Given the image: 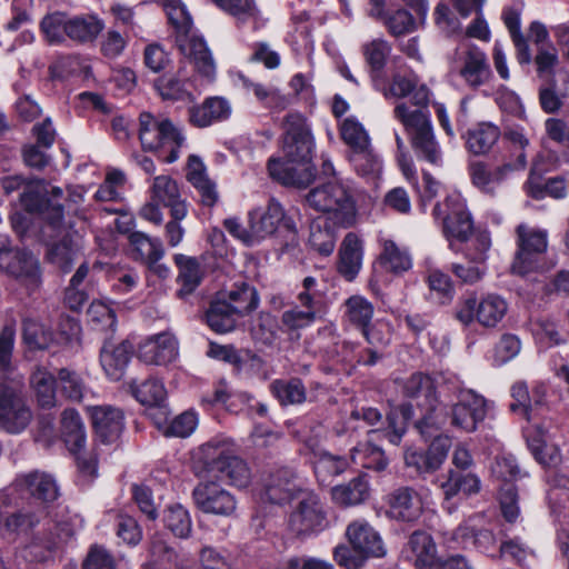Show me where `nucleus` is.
Masks as SVG:
<instances>
[{
  "label": "nucleus",
  "instance_id": "28",
  "mask_svg": "<svg viewBox=\"0 0 569 569\" xmlns=\"http://www.w3.org/2000/svg\"><path fill=\"white\" fill-rule=\"evenodd\" d=\"M151 199L170 208L171 218L184 219L188 210L180 199V190L177 182L169 176H157L151 186Z\"/></svg>",
  "mask_w": 569,
  "mask_h": 569
},
{
  "label": "nucleus",
  "instance_id": "16",
  "mask_svg": "<svg viewBox=\"0 0 569 569\" xmlns=\"http://www.w3.org/2000/svg\"><path fill=\"white\" fill-rule=\"evenodd\" d=\"M192 498L196 507L207 515L232 517L237 510L236 497L214 481L198 483L192 491Z\"/></svg>",
  "mask_w": 569,
  "mask_h": 569
},
{
  "label": "nucleus",
  "instance_id": "34",
  "mask_svg": "<svg viewBox=\"0 0 569 569\" xmlns=\"http://www.w3.org/2000/svg\"><path fill=\"white\" fill-rule=\"evenodd\" d=\"M131 357V346L121 342L117 346L106 343L100 352V363L106 375L112 380H119L124 373Z\"/></svg>",
  "mask_w": 569,
  "mask_h": 569
},
{
  "label": "nucleus",
  "instance_id": "27",
  "mask_svg": "<svg viewBox=\"0 0 569 569\" xmlns=\"http://www.w3.org/2000/svg\"><path fill=\"white\" fill-rule=\"evenodd\" d=\"M268 171L272 179L283 186L306 188L309 186L315 173L309 163H288L278 159L268 161Z\"/></svg>",
  "mask_w": 569,
  "mask_h": 569
},
{
  "label": "nucleus",
  "instance_id": "42",
  "mask_svg": "<svg viewBox=\"0 0 569 569\" xmlns=\"http://www.w3.org/2000/svg\"><path fill=\"white\" fill-rule=\"evenodd\" d=\"M239 317L231 310L226 299L217 298L206 312L208 326L218 333H226L236 328Z\"/></svg>",
  "mask_w": 569,
  "mask_h": 569
},
{
  "label": "nucleus",
  "instance_id": "36",
  "mask_svg": "<svg viewBox=\"0 0 569 569\" xmlns=\"http://www.w3.org/2000/svg\"><path fill=\"white\" fill-rule=\"evenodd\" d=\"M500 129L491 122H479L468 129L466 136L467 149L476 154L488 153L500 138Z\"/></svg>",
  "mask_w": 569,
  "mask_h": 569
},
{
  "label": "nucleus",
  "instance_id": "9",
  "mask_svg": "<svg viewBox=\"0 0 569 569\" xmlns=\"http://www.w3.org/2000/svg\"><path fill=\"white\" fill-rule=\"evenodd\" d=\"M32 420V411L27 402L22 386L0 383V428L18 435L27 429Z\"/></svg>",
  "mask_w": 569,
  "mask_h": 569
},
{
  "label": "nucleus",
  "instance_id": "54",
  "mask_svg": "<svg viewBox=\"0 0 569 569\" xmlns=\"http://www.w3.org/2000/svg\"><path fill=\"white\" fill-rule=\"evenodd\" d=\"M166 527L178 538H187L192 530L189 511L181 505H172L164 511Z\"/></svg>",
  "mask_w": 569,
  "mask_h": 569
},
{
  "label": "nucleus",
  "instance_id": "59",
  "mask_svg": "<svg viewBox=\"0 0 569 569\" xmlns=\"http://www.w3.org/2000/svg\"><path fill=\"white\" fill-rule=\"evenodd\" d=\"M88 318L93 329L114 331L117 320L114 310L103 301H93L88 309Z\"/></svg>",
  "mask_w": 569,
  "mask_h": 569
},
{
  "label": "nucleus",
  "instance_id": "63",
  "mask_svg": "<svg viewBox=\"0 0 569 569\" xmlns=\"http://www.w3.org/2000/svg\"><path fill=\"white\" fill-rule=\"evenodd\" d=\"M224 11L233 16L238 21L257 20L259 10L254 0H213Z\"/></svg>",
  "mask_w": 569,
  "mask_h": 569
},
{
  "label": "nucleus",
  "instance_id": "40",
  "mask_svg": "<svg viewBox=\"0 0 569 569\" xmlns=\"http://www.w3.org/2000/svg\"><path fill=\"white\" fill-rule=\"evenodd\" d=\"M381 247L379 261L388 271L400 274L412 267L411 256L406 248L398 246L391 239H382Z\"/></svg>",
  "mask_w": 569,
  "mask_h": 569
},
{
  "label": "nucleus",
  "instance_id": "52",
  "mask_svg": "<svg viewBox=\"0 0 569 569\" xmlns=\"http://www.w3.org/2000/svg\"><path fill=\"white\" fill-rule=\"evenodd\" d=\"M351 459L356 465L376 471L387 467V459L383 451L371 442L361 443L351 451Z\"/></svg>",
  "mask_w": 569,
  "mask_h": 569
},
{
  "label": "nucleus",
  "instance_id": "50",
  "mask_svg": "<svg viewBox=\"0 0 569 569\" xmlns=\"http://www.w3.org/2000/svg\"><path fill=\"white\" fill-rule=\"evenodd\" d=\"M309 244L322 256L332 253L336 246V234L333 230L327 226L326 220L317 219L311 222Z\"/></svg>",
  "mask_w": 569,
  "mask_h": 569
},
{
  "label": "nucleus",
  "instance_id": "58",
  "mask_svg": "<svg viewBox=\"0 0 569 569\" xmlns=\"http://www.w3.org/2000/svg\"><path fill=\"white\" fill-rule=\"evenodd\" d=\"M149 565L158 569H171L181 558L160 538H153L149 548Z\"/></svg>",
  "mask_w": 569,
  "mask_h": 569
},
{
  "label": "nucleus",
  "instance_id": "3",
  "mask_svg": "<svg viewBox=\"0 0 569 569\" xmlns=\"http://www.w3.org/2000/svg\"><path fill=\"white\" fill-rule=\"evenodd\" d=\"M139 139L143 150L159 151L168 163L179 158L186 138L168 119H157L149 112L139 117Z\"/></svg>",
  "mask_w": 569,
  "mask_h": 569
},
{
  "label": "nucleus",
  "instance_id": "64",
  "mask_svg": "<svg viewBox=\"0 0 569 569\" xmlns=\"http://www.w3.org/2000/svg\"><path fill=\"white\" fill-rule=\"evenodd\" d=\"M154 88L164 100H182L191 98L186 82L177 77H161L154 82Z\"/></svg>",
  "mask_w": 569,
  "mask_h": 569
},
{
  "label": "nucleus",
  "instance_id": "24",
  "mask_svg": "<svg viewBox=\"0 0 569 569\" xmlns=\"http://www.w3.org/2000/svg\"><path fill=\"white\" fill-rule=\"evenodd\" d=\"M9 489H12V496L16 498L19 491H27L34 499L43 502H51L59 495L54 479L50 475L39 471L20 475Z\"/></svg>",
  "mask_w": 569,
  "mask_h": 569
},
{
  "label": "nucleus",
  "instance_id": "38",
  "mask_svg": "<svg viewBox=\"0 0 569 569\" xmlns=\"http://www.w3.org/2000/svg\"><path fill=\"white\" fill-rule=\"evenodd\" d=\"M104 23L97 16L69 17L68 38L77 43H88L97 39Z\"/></svg>",
  "mask_w": 569,
  "mask_h": 569
},
{
  "label": "nucleus",
  "instance_id": "31",
  "mask_svg": "<svg viewBox=\"0 0 569 569\" xmlns=\"http://www.w3.org/2000/svg\"><path fill=\"white\" fill-rule=\"evenodd\" d=\"M132 396L143 406L149 408H159L162 415L161 421L169 415L166 406L167 390L163 382L157 378H149L138 382L132 380L129 383Z\"/></svg>",
  "mask_w": 569,
  "mask_h": 569
},
{
  "label": "nucleus",
  "instance_id": "30",
  "mask_svg": "<svg viewBox=\"0 0 569 569\" xmlns=\"http://www.w3.org/2000/svg\"><path fill=\"white\" fill-rule=\"evenodd\" d=\"M513 171L510 162L490 169L486 163L478 161L470 164L469 168L472 184L488 194H495L499 186Z\"/></svg>",
  "mask_w": 569,
  "mask_h": 569
},
{
  "label": "nucleus",
  "instance_id": "48",
  "mask_svg": "<svg viewBox=\"0 0 569 569\" xmlns=\"http://www.w3.org/2000/svg\"><path fill=\"white\" fill-rule=\"evenodd\" d=\"M129 240L137 259L154 263L159 262L163 256L162 243L159 239H152L143 232L136 231L130 234Z\"/></svg>",
  "mask_w": 569,
  "mask_h": 569
},
{
  "label": "nucleus",
  "instance_id": "4",
  "mask_svg": "<svg viewBox=\"0 0 569 569\" xmlns=\"http://www.w3.org/2000/svg\"><path fill=\"white\" fill-rule=\"evenodd\" d=\"M306 201L315 210L329 214L332 222L339 227L349 228L356 223L355 200L341 183L328 182L316 187L308 192Z\"/></svg>",
  "mask_w": 569,
  "mask_h": 569
},
{
  "label": "nucleus",
  "instance_id": "21",
  "mask_svg": "<svg viewBox=\"0 0 569 569\" xmlns=\"http://www.w3.org/2000/svg\"><path fill=\"white\" fill-rule=\"evenodd\" d=\"M178 355V340L170 332L149 337L138 349V358L147 365L166 366L174 361Z\"/></svg>",
  "mask_w": 569,
  "mask_h": 569
},
{
  "label": "nucleus",
  "instance_id": "2",
  "mask_svg": "<svg viewBox=\"0 0 569 569\" xmlns=\"http://www.w3.org/2000/svg\"><path fill=\"white\" fill-rule=\"evenodd\" d=\"M2 188L7 194H10L20 188L23 192L20 196L21 204L29 212H38L46 221L42 232L53 238L61 233L63 229V209L60 203L53 199H44L38 191L37 183L27 182L20 176L6 177L1 181Z\"/></svg>",
  "mask_w": 569,
  "mask_h": 569
},
{
  "label": "nucleus",
  "instance_id": "6",
  "mask_svg": "<svg viewBox=\"0 0 569 569\" xmlns=\"http://www.w3.org/2000/svg\"><path fill=\"white\" fill-rule=\"evenodd\" d=\"M204 462L231 485L246 488L251 481L248 465L234 452V445L228 439H212L200 448Z\"/></svg>",
  "mask_w": 569,
  "mask_h": 569
},
{
  "label": "nucleus",
  "instance_id": "57",
  "mask_svg": "<svg viewBox=\"0 0 569 569\" xmlns=\"http://www.w3.org/2000/svg\"><path fill=\"white\" fill-rule=\"evenodd\" d=\"M347 316L351 323L363 329L373 317V306L361 296H352L346 301Z\"/></svg>",
  "mask_w": 569,
  "mask_h": 569
},
{
  "label": "nucleus",
  "instance_id": "18",
  "mask_svg": "<svg viewBox=\"0 0 569 569\" xmlns=\"http://www.w3.org/2000/svg\"><path fill=\"white\" fill-rule=\"evenodd\" d=\"M489 402L473 390L460 391V398L450 410L451 426L466 432H473L487 417Z\"/></svg>",
  "mask_w": 569,
  "mask_h": 569
},
{
  "label": "nucleus",
  "instance_id": "25",
  "mask_svg": "<svg viewBox=\"0 0 569 569\" xmlns=\"http://www.w3.org/2000/svg\"><path fill=\"white\" fill-rule=\"evenodd\" d=\"M347 537L358 553L368 557H382L386 549L379 533L367 522L357 520L347 528Z\"/></svg>",
  "mask_w": 569,
  "mask_h": 569
},
{
  "label": "nucleus",
  "instance_id": "12",
  "mask_svg": "<svg viewBox=\"0 0 569 569\" xmlns=\"http://www.w3.org/2000/svg\"><path fill=\"white\" fill-rule=\"evenodd\" d=\"M296 499L298 503L289 516V529L297 536L322 531L328 521L320 497L306 488Z\"/></svg>",
  "mask_w": 569,
  "mask_h": 569
},
{
  "label": "nucleus",
  "instance_id": "62",
  "mask_svg": "<svg viewBox=\"0 0 569 569\" xmlns=\"http://www.w3.org/2000/svg\"><path fill=\"white\" fill-rule=\"evenodd\" d=\"M505 139L519 151L513 162H510L513 170H523L527 166V149L530 147V140L525 130L519 127H508L503 133Z\"/></svg>",
  "mask_w": 569,
  "mask_h": 569
},
{
  "label": "nucleus",
  "instance_id": "1",
  "mask_svg": "<svg viewBox=\"0 0 569 569\" xmlns=\"http://www.w3.org/2000/svg\"><path fill=\"white\" fill-rule=\"evenodd\" d=\"M393 116L409 136L417 158L433 166H440L442 163V150L436 139L430 114L421 109H412L401 102L393 109Z\"/></svg>",
  "mask_w": 569,
  "mask_h": 569
},
{
  "label": "nucleus",
  "instance_id": "20",
  "mask_svg": "<svg viewBox=\"0 0 569 569\" xmlns=\"http://www.w3.org/2000/svg\"><path fill=\"white\" fill-rule=\"evenodd\" d=\"M387 502L389 517L403 522H416L425 508L422 495L407 486L390 492Z\"/></svg>",
  "mask_w": 569,
  "mask_h": 569
},
{
  "label": "nucleus",
  "instance_id": "55",
  "mask_svg": "<svg viewBox=\"0 0 569 569\" xmlns=\"http://www.w3.org/2000/svg\"><path fill=\"white\" fill-rule=\"evenodd\" d=\"M163 9L170 24L176 30L177 37L191 32L192 19L186 9V6L180 0H166Z\"/></svg>",
  "mask_w": 569,
  "mask_h": 569
},
{
  "label": "nucleus",
  "instance_id": "37",
  "mask_svg": "<svg viewBox=\"0 0 569 569\" xmlns=\"http://www.w3.org/2000/svg\"><path fill=\"white\" fill-rule=\"evenodd\" d=\"M445 500L449 501L460 491L466 496L476 495L480 491L481 482L475 473H460L449 470L446 479L439 482Z\"/></svg>",
  "mask_w": 569,
  "mask_h": 569
},
{
  "label": "nucleus",
  "instance_id": "47",
  "mask_svg": "<svg viewBox=\"0 0 569 569\" xmlns=\"http://www.w3.org/2000/svg\"><path fill=\"white\" fill-rule=\"evenodd\" d=\"M174 261L179 268L178 279L181 282V293H191L200 283L202 270L196 258L176 254Z\"/></svg>",
  "mask_w": 569,
  "mask_h": 569
},
{
  "label": "nucleus",
  "instance_id": "43",
  "mask_svg": "<svg viewBox=\"0 0 569 569\" xmlns=\"http://www.w3.org/2000/svg\"><path fill=\"white\" fill-rule=\"evenodd\" d=\"M31 386L41 407L51 408L56 405V379L50 371L38 367L31 376Z\"/></svg>",
  "mask_w": 569,
  "mask_h": 569
},
{
  "label": "nucleus",
  "instance_id": "15",
  "mask_svg": "<svg viewBox=\"0 0 569 569\" xmlns=\"http://www.w3.org/2000/svg\"><path fill=\"white\" fill-rule=\"evenodd\" d=\"M283 154L286 162L308 163L312 151V137L305 118L299 113H289L284 119Z\"/></svg>",
  "mask_w": 569,
  "mask_h": 569
},
{
  "label": "nucleus",
  "instance_id": "45",
  "mask_svg": "<svg viewBox=\"0 0 569 569\" xmlns=\"http://www.w3.org/2000/svg\"><path fill=\"white\" fill-rule=\"evenodd\" d=\"M502 20L516 47L518 61L520 63H529L531 61V53L528 41L520 30L519 12L508 8L502 12Z\"/></svg>",
  "mask_w": 569,
  "mask_h": 569
},
{
  "label": "nucleus",
  "instance_id": "14",
  "mask_svg": "<svg viewBox=\"0 0 569 569\" xmlns=\"http://www.w3.org/2000/svg\"><path fill=\"white\" fill-rule=\"evenodd\" d=\"M305 485L296 471L288 467L270 470L261 481V499L273 505H284L296 499Z\"/></svg>",
  "mask_w": 569,
  "mask_h": 569
},
{
  "label": "nucleus",
  "instance_id": "53",
  "mask_svg": "<svg viewBox=\"0 0 569 569\" xmlns=\"http://www.w3.org/2000/svg\"><path fill=\"white\" fill-rule=\"evenodd\" d=\"M69 17L62 12H53L43 17L40 29L50 44H59L68 38Z\"/></svg>",
  "mask_w": 569,
  "mask_h": 569
},
{
  "label": "nucleus",
  "instance_id": "49",
  "mask_svg": "<svg viewBox=\"0 0 569 569\" xmlns=\"http://www.w3.org/2000/svg\"><path fill=\"white\" fill-rule=\"evenodd\" d=\"M270 388L281 405H300L306 400V388L298 378L274 380Z\"/></svg>",
  "mask_w": 569,
  "mask_h": 569
},
{
  "label": "nucleus",
  "instance_id": "10",
  "mask_svg": "<svg viewBox=\"0 0 569 569\" xmlns=\"http://www.w3.org/2000/svg\"><path fill=\"white\" fill-rule=\"evenodd\" d=\"M451 70L471 89L486 84L491 77L486 53L469 42H462L457 47Z\"/></svg>",
  "mask_w": 569,
  "mask_h": 569
},
{
  "label": "nucleus",
  "instance_id": "46",
  "mask_svg": "<svg viewBox=\"0 0 569 569\" xmlns=\"http://www.w3.org/2000/svg\"><path fill=\"white\" fill-rule=\"evenodd\" d=\"M218 298L226 299L231 310L238 317L256 309L259 302L256 289L247 283H241L240 287Z\"/></svg>",
  "mask_w": 569,
  "mask_h": 569
},
{
  "label": "nucleus",
  "instance_id": "5",
  "mask_svg": "<svg viewBox=\"0 0 569 569\" xmlns=\"http://www.w3.org/2000/svg\"><path fill=\"white\" fill-rule=\"evenodd\" d=\"M517 251L511 272L520 277L542 273L547 270L545 254L548 249V232L543 229L520 223L516 228Z\"/></svg>",
  "mask_w": 569,
  "mask_h": 569
},
{
  "label": "nucleus",
  "instance_id": "39",
  "mask_svg": "<svg viewBox=\"0 0 569 569\" xmlns=\"http://www.w3.org/2000/svg\"><path fill=\"white\" fill-rule=\"evenodd\" d=\"M187 170L188 180L200 191L202 203L213 206L217 201V192L214 184L207 177L202 160L197 156H190Z\"/></svg>",
  "mask_w": 569,
  "mask_h": 569
},
{
  "label": "nucleus",
  "instance_id": "26",
  "mask_svg": "<svg viewBox=\"0 0 569 569\" xmlns=\"http://www.w3.org/2000/svg\"><path fill=\"white\" fill-rule=\"evenodd\" d=\"M180 51L188 57L194 68L202 76L212 79L216 72V64L204 40L190 33L177 37Z\"/></svg>",
  "mask_w": 569,
  "mask_h": 569
},
{
  "label": "nucleus",
  "instance_id": "23",
  "mask_svg": "<svg viewBox=\"0 0 569 569\" xmlns=\"http://www.w3.org/2000/svg\"><path fill=\"white\" fill-rule=\"evenodd\" d=\"M90 412L97 438L103 443L116 442L124 428L122 410L112 406H97Z\"/></svg>",
  "mask_w": 569,
  "mask_h": 569
},
{
  "label": "nucleus",
  "instance_id": "7",
  "mask_svg": "<svg viewBox=\"0 0 569 569\" xmlns=\"http://www.w3.org/2000/svg\"><path fill=\"white\" fill-rule=\"evenodd\" d=\"M402 393L420 408L422 417L417 421V428L426 438L435 436L441 427V421L433 417L438 403L433 380L421 372L412 373L402 382Z\"/></svg>",
  "mask_w": 569,
  "mask_h": 569
},
{
  "label": "nucleus",
  "instance_id": "61",
  "mask_svg": "<svg viewBox=\"0 0 569 569\" xmlns=\"http://www.w3.org/2000/svg\"><path fill=\"white\" fill-rule=\"evenodd\" d=\"M511 397L515 402L510 405V409L515 413H520L525 418L529 419V410L532 407V399L536 405H539L542 399V395L536 391L531 397L528 391V387L525 382L518 381L511 387Z\"/></svg>",
  "mask_w": 569,
  "mask_h": 569
},
{
  "label": "nucleus",
  "instance_id": "33",
  "mask_svg": "<svg viewBox=\"0 0 569 569\" xmlns=\"http://www.w3.org/2000/svg\"><path fill=\"white\" fill-rule=\"evenodd\" d=\"M339 272L347 280H353L362 266V242L356 233H347L339 250Z\"/></svg>",
  "mask_w": 569,
  "mask_h": 569
},
{
  "label": "nucleus",
  "instance_id": "11",
  "mask_svg": "<svg viewBox=\"0 0 569 569\" xmlns=\"http://www.w3.org/2000/svg\"><path fill=\"white\" fill-rule=\"evenodd\" d=\"M433 217L442 221V229L450 246L453 241L466 242L473 234V221L459 194L448 196L433 208Z\"/></svg>",
  "mask_w": 569,
  "mask_h": 569
},
{
  "label": "nucleus",
  "instance_id": "44",
  "mask_svg": "<svg viewBox=\"0 0 569 569\" xmlns=\"http://www.w3.org/2000/svg\"><path fill=\"white\" fill-rule=\"evenodd\" d=\"M297 307L312 312L318 318L323 311L325 297L317 279L306 277L302 281V290L297 296Z\"/></svg>",
  "mask_w": 569,
  "mask_h": 569
},
{
  "label": "nucleus",
  "instance_id": "60",
  "mask_svg": "<svg viewBox=\"0 0 569 569\" xmlns=\"http://www.w3.org/2000/svg\"><path fill=\"white\" fill-rule=\"evenodd\" d=\"M342 140L351 148V151L366 148L370 139L363 126L353 117L346 118L340 126Z\"/></svg>",
  "mask_w": 569,
  "mask_h": 569
},
{
  "label": "nucleus",
  "instance_id": "8",
  "mask_svg": "<svg viewBox=\"0 0 569 569\" xmlns=\"http://www.w3.org/2000/svg\"><path fill=\"white\" fill-rule=\"evenodd\" d=\"M61 433L69 451L76 457L79 473L87 481L97 477V458L93 452L84 450L86 430L80 415L73 409H66L61 416Z\"/></svg>",
  "mask_w": 569,
  "mask_h": 569
},
{
  "label": "nucleus",
  "instance_id": "22",
  "mask_svg": "<svg viewBox=\"0 0 569 569\" xmlns=\"http://www.w3.org/2000/svg\"><path fill=\"white\" fill-rule=\"evenodd\" d=\"M403 552L416 569H437L441 561L433 538L426 531L412 532Z\"/></svg>",
  "mask_w": 569,
  "mask_h": 569
},
{
  "label": "nucleus",
  "instance_id": "17",
  "mask_svg": "<svg viewBox=\"0 0 569 569\" xmlns=\"http://www.w3.org/2000/svg\"><path fill=\"white\" fill-rule=\"evenodd\" d=\"M453 539L483 553L495 551L498 541L492 523L482 513H475L459 525L453 531Z\"/></svg>",
  "mask_w": 569,
  "mask_h": 569
},
{
  "label": "nucleus",
  "instance_id": "56",
  "mask_svg": "<svg viewBox=\"0 0 569 569\" xmlns=\"http://www.w3.org/2000/svg\"><path fill=\"white\" fill-rule=\"evenodd\" d=\"M382 19L388 31L395 37L411 33L418 27L417 20L405 9L388 12Z\"/></svg>",
  "mask_w": 569,
  "mask_h": 569
},
{
  "label": "nucleus",
  "instance_id": "19",
  "mask_svg": "<svg viewBox=\"0 0 569 569\" xmlns=\"http://www.w3.org/2000/svg\"><path fill=\"white\" fill-rule=\"evenodd\" d=\"M0 269L29 286L38 287L40 283L39 262L33 254L23 249L2 247Z\"/></svg>",
  "mask_w": 569,
  "mask_h": 569
},
{
  "label": "nucleus",
  "instance_id": "41",
  "mask_svg": "<svg viewBox=\"0 0 569 569\" xmlns=\"http://www.w3.org/2000/svg\"><path fill=\"white\" fill-rule=\"evenodd\" d=\"M331 497L342 507L359 505L369 497V483L365 477H357L348 483L333 487Z\"/></svg>",
  "mask_w": 569,
  "mask_h": 569
},
{
  "label": "nucleus",
  "instance_id": "35",
  "mask_svg": "<svg viewBox=\"0 0 569 569\" xmlns=\"http://www.w3.org/2000/svg\"><path fill=\"white\" fill-rule=\"evenodd\" d=\"M283 208L274 199H271L269 201L264 212H250L249 222H251V228L253 230V234L256 236L257 242H259L260 240L264 239L268 236L273 234L279 223L283 220Z\"/></svg>",
  "mask_w": 569,
  "mask_h": 569
},
{
  "label": "nucleus",
  "instance_id": "13",
  "mask_svg": "<svg viewBox=\"0 0 569 569\" xmlns=\"http://www.w3.org/2000/svg\"><path fill=\"white\" fill-rule=\"evenodd\" d=\"M508 311L507 301L498 295H488L479 302L476 298L463 300L457 308L456 317L463 325L475 320L482 327L495 328Z\"/></svg>",
  "mask_w": 569,
  "mask_h": 569
},
{
  "label": "nucleus",
  "instance_id": "51",
  "mask_svg": "<svg viewBox=\"0 0 569 569\" xmlns=\"http://www.w3.org/2000/svg\"><path fill=\"white\" fill-rule=\"evenodd\" d=\"M350 161L355 170L362 177L375 179L381 172V161L373 152L371 144L351 151Z\"/></svg>",
  "mask_w": 569,
  "mask_h": 569
},
{
  "label": "nucleus",
  "instance_id": "32",
  "mask_svg": "<svg viewBox=\"0 0 569 569\" xmlns=\"http://www.w3.org/2000/svg\"><path fill=\"white\" fill-rule=\"evenodd\" d=\"M548 431L540 425L527 430V443L535 459L545 467H557L561 461L559 448L548 442Z\"/></svg>",
  "mask_w": 569,
  "mask_h": 569
},
{
  "label": "nucleus",
  "instance_id": "29",
  "mask_svg": "<svg viewBox=\"0 0 569 569\" xmlns=\"http://www.w3.org/2000/svg\"><path fill=\"white\" fill-rule=\"evenodd\" d=\"M189 121L197 128H207L228 119L231 114L229 102L220 97L207 98L202 103L189 108Z\"/></svg>",
  "mask_w": 569,
  "mask_h": 569
}]
</instances>
